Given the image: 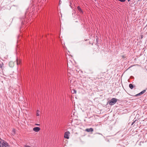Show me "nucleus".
Returning <instances> with one entry per match:
<instances>
[{
	"mask_svg": "<svg viewBox=\"0 0 147 147\" xmlns=\"http://www.w3.org/2000/svg\"><path fill=\"white\" fill-rule=\"evenodd\" d=\"M35 125H40V124H37V123H36L35 124Z\"/></svg>",
	"mask_w": 147,
	"mask_h": 147,
	"instance_id": "obj_20",
	"label": "nucleus"
},
{
	"mask_svg": "<svg viewBox=\"0 0 147 147\" xmlns=\"http://www.w3.org/2000/svg\"><path fill=\"white\" fill-rule=\"evenodd\" d=\"M40 129V128L38 127H34L33 129V130L37 132Z\"/></svg>",
	"mask_w": 147,
	"mask_h": 147,
	"instance_id": "obj_5",
	"label": "nucleus"
},
{
	"mask_svg": "<svg viewBox=\"0 0 147 147\" xmlns=\"http://www.w3.org/2000/svg\"><path fill=\"white\" fill-rule=\"evenodd\" d=\"M85 131L88 132H92L93 131V129L92 128H87L85 129Z\"/></svg>",
	"mask_w": 147,
	"mask_h": 147,
	"instance_id": "obj_6",
	"label": "nucleus"
},
{
	"mask_svg": "<svg viewBox=\"0 0 147 147\" xmlns=\"http://www.w3.org/2000/svg\"><path fill=\"white\" fill-rule=\"evenodd\" d=\"M77 9H78V11L81 13V14H83V11L81 9V8L79 6H78L77 7Z\"/></svg>",
	"mask_w": 147,
	"mask_h": 147,
	"instance_id": "obj_7",
	"label": "nucleus"
},
{
	"mask_svg": "<svg viewBox=\"0 0 147 147\" xmlns=\"http://www.w3.org/2000/svg\"><path fill=\"white\" fill-rule=\"evenodd\" d=\"M67 75L69 76H70L71 74L70 73H68V74H67Z\"/></svg>",
	"mask_w": 147,
	"mask_h": 147,
	"instance_id": "obj_17",
	"label": "nucleus"
},
{
	"mask_svg": "<svg viewBox=\"0 0 147 147\" xmlns=\"http://www.w3.org/2000/svg\"><path fill=\"white\" fill-rule=\"evenodd\" d=\"M70 134L69 131H67L64 134V137L65 138L68 139L69 138V135Z\"/></svg>",
	"mask_w": 147,
	"mask_h": 147,
	"instance_id": "obj_4",
	"label": "nucleus"
},
{
	"mask_svg": "<svg viewBox=\"0 0 147 147\" xmlns=\"http://www.w3.org/2000/svg\"><path fill=\"white\" fill-rule=\"evenodd\" d=\"M3 65V62H1L0 63V68H1L2 66Z\"/></svg>",
	"mask_w": 147,
	"mask_h": 147,
	"instance_id": "obj_9",
	"label": "nucleus"
},
{
	"mask_svg": "<svg viewBox=\"0 0 147 147\" xmlns=\"http://www.w3.org/2000/svg\"><path fill=\"white\" fill-rule=\"evenodd\" d=\"M20 61L19 62L18 59H17L16 62H13L12 61H10L9 63V65L10 67H12L14 66L15 63H16L17 65H18L19 64H20Z\"/></svg>",
	"mask_w": 147,
	"mask_h": 147,
	"instance_id": "obj_2",
	"label": "nucleus"
},
{
	"mask_svg": "<svg viewBox=\"0 0 147 147\" xmlns=\"http://www.w3.org/2000/svg\"><path fill=\"white\" fill-rule=\"evenodd\" d=\"M143 35H141V39L142 38H143Z\"/></svg>",
	"mask_w": 147,
	"mask_h": 147,
	"instance_id": "obj_19",
	"label": "nucleus"
},
{
	"mask_svg": "<svg viewBox=\"0 0 147 147\" xmlns=\"http://www.w3.org/2000/svg\"><path fill=\"white\" fill-rule=\"evenodd\" d=\"M0 147H10V146L6 141L0 138Z\"/></svg>",
	"mask_w": 147,
	"mask_h": 147,
	"instance_id": "obj_1",
	"label": "nucleus"
},
{
	"mask_svg": "<svg viewBox=\"0 0 147 147\" xmlns=\"http://www.w3.org/2000/svg\"><path fill=\"white\" fill-rule=\"evenodd\" d=\"M117 99L115 98H112L109 102V104L111 105H114L117 101Z\"/></svg>",
	"mask_w": 147,
	"mask_h": 147,
	"instance_id": "obj_3",
	"label": "nucleus"
},
{
	"mask_svg": "<svg viewBox=\"0 0 147 147\" xmlns=\"http://www.w3.org/2000/svg\"><path fill=\"white\" fill-rule=\"evenodd\" d=\"M139 94L140 95H141V94H140V93H139Z\"/></svg>",
	"mask_w": 147,
	"mask_h": 147,
	"instance_id": "obj_21",
	"label": "nucleus"
},
{
	"mask_svg": "<svg viewBox=\"0 0 147 147\" xmlns=\"http://www.w3.org/2000/svg\"><path fill=\"white\" fill-rule=\"evenodd\" d=\"M146 90H143L142 91V92H140V94H144V93H145L146 92Z\"/></svg>",
	"mask_w": 147,
	"mask_h": 147,
	"instance_id": "obj_11",
	"label": "nucleus"
},
{
	"mask_svg": "<svg viewBox=\"0 0 147 147\" xmlns=\"http://www.w3.org/2000/svg\"><path fill=\"white\" fill-rule=\"evenodd\" d=\"M73 91H74V92L73 93H76V90H73Z\"/></svg>",
	"mask_w": 147,
	"mask_h": 147,
	"instance_id": "obj_16",
	"label": "nucleus"
},
{
	"mask_svg": "<svg viewBox=\"0 0 147 147\" xmlns=\"http://www.w3.org/2000/svg\"><path fill=\"white\" fill-rule=\"evenodd\" d=\"M121 57L125 59L126 58V56L125 55H123L121 56Z\"/></svg>",
	"mask_w": 147,
	"mask_h": 147,
	"instance_id": "obj_12",
	"label": "nucleus"
},
{
	"mask_svg": "<svg viewBox=\"0 0 147 147\" xmlns=\"http://www.w3.org/2000/svg\"><path fill=\"white\" fill-rule=\"evenodd\" d=\"M24 147H31L29 146L25 145L24 146Z\"/></svg>",
	"mask_w": 147,
	"mask_h": 147,
	"instance_id": "obj_15",
	"label": "nucleus"
},
{
	"mask_svg": "<svg viewBox=\"0 0 147 147\" xmlns=\"http://www.w3.org/2000/svg\"><path fill=\"white\" fill-rule=\"evenodd\" d=\"M139 95H140L139 94V93H138V94H136V96H138Z\"/></svg>",
	"mask_w": 147,
	"mask_h": 147,
	"instance_id": "obj_18",
	"label": "nucleus"
},
{
	"mask_svg": "<svg viewBox=\"0 0 147 147\" xmlns=\"http://www.w3.org/2000/svg\"><path fill=\"white\" fill-rule=\"evenodd\" d=\"M130 0H128V1H129Z\"/></svg>",
	"mask_w": 147,
	"mask_h": 147,
	"instance_id": "obj_22",
	"label": "nucleus"
},
{
	"mask_svg": "<svg viewBox=\"0 0 147 147\" xmlns=\"http://www.w3.org/2000/svg\"><path fill=\"white\" fill-rule=\"evenodd\" d=\"M136 121V120H135V121H134L131 123V125H132L134 123H135V121Z\"/></svg>",
	"mask_w": 147,
	"mask_h": 147,
	"instance_id": "obj_14",
	"label": "nucleus"
},
{
	"mask_svg": "<svg viewBox=\"0 0 147 147\" xmlns=\"http://www.w3.org/2000/svg\"><path fill=\"white\" fill-rule=\"evenodd\" d=\"M119 1L121 2H125L126 0H118Z\"/></svg>",
	"mask_w": 147,
	"mask_h": 147,
	"instance_id": "obj_13",
	"label": "nucleus"
},
{
	"mask_svg": "<svg viewBox=\"0 0 147 147\" xmlns=\"http://www.w3.org/2000/svg\"><path fill=\"white\" fill-rule=\"evenodd\" d=\"M129 87L131 89H132L134 87L133 85L131 84H129Z\"/></svg>",
	"mask_w": 147,
	"mask_h": 147,
	"instance_id": "obj_8",
	"label": "nucleus"
},
{
	"mask_svg": "<svg viewBox=\"0 0 147 147\" xmlns=\"http://www.w3.org/2000/svg\"><path fill=\"white\" fill-rule=\"evenodd\" d=\"M39 113L40 111L38 110H37V113H36V115L37 116H39Z\"/></svg>",
	"mask_w": 147,
	"mask_h": 147,
	"instance_id": "obj_10",
	"label": "nucleus"
}]
</instances>
